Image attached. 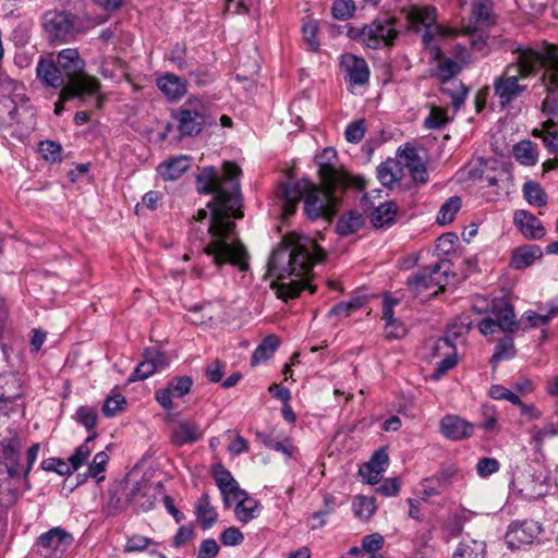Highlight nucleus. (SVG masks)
<instances>
[{"instance_id": "obj_5", "label": "nucleus", "mask_w": 558, "mask_h": 558, "mask_svg": "<svg viewBox=\"0 0 558 558\" xmlns=\"http://www.w3.org/2000/svg\"><path fill=\"white\" fill-rule=\"evenodd\" d=\"M511 290L502 288L498 294L490 300V335L494 333L492 327L496 326L505 332L498 339L490 356V363L497 364L500 361L512 359L515 353L513 332L518 330L520 320L517 319L514 307L510 300Z\"/></svg>"}, {"instance_id": "obj_46", "label": "nucleus", "mask_w": 558, "mask_h": 558, "mask_svg": "<svg viewBox=\"0 0 558 558\" xmlns=\"http://www.w3.org/2000/svg\"><path fill=\"white\" fill-rule=\"evenodd\" d=\"M156 373V366L144 353V360L137 364L129 377V383L145 380Z\"/></svg>"}, {"instance_id": "obj_37", "label": "nucleus", "mask_w": 558, "mask_h": 558, "mask_svg": "<svg viewBox=\"0 0 558 558\" xmlns=\"http://www.w3.org/2000/svg\"><path fill=\"white\" fill-rule=\"evenodd\" d=\"M437 9L434 5H425L418 9H415L412 14L411 19L413 23L412 31L414 33H418L421 31L420 26L416 24H421L423 27H436L439 24H437Z\"/></svg>"}, {"instance_id": "obj_30", "label": "nucleus", "mask_w": 558, "mask_h": 558, "mask_svg": "<svg viewBox=\"0 0 558 558\" xmlns=\"http://www.w3.org/2000/svg\"><path fill=\"white\" fill-rule=\"evenodd\" d=\"M260 510L262 506L259 501L246 493V496H242L241 498L236 499L234 514L238 521L245 524L259 517Z\"/></svg>"}, {"instance_id": "obj_9", "label": "nucleus", "mask_w": 558, "mask_h": 558, "mask_svg": "<svg viewBox=\"0 0 558 558\" xmlns=\"http://www.w3.org/2000/svg\"><path fill=\"white\" fill-rule=\"evenodd\" d=\"M23 438L10 433L0 440V483L23 478Z\"/></svg>"}, {"instance_id": "obj_54", "label": "nucleus", "mask_w": 558, "mask_h": 558, "mask_svg": "<svg viewBox=\"0 0 558 558\" xmlns=\"http://www.w3.org/2000/svg\"><path fill=\"white\" fill-rule=\"evenodd\" d=\"M389 465V457L384 447L378 448L372 454L369 461L364 464V469H374L379 472H385Z\"/></svg>"}, {"instance_id": "obj_43", "label": "nucleus", "mask_w": 558, "mask_h": 558, "mask_svg": "<svg viewBox=\"0 0 558 558\" xmlns=\"http://www.w3.org/2000/svg\"><path fill=\"white\" fill-rule=\"evenodd\" d=\"M39 153L43 158L51 163H59L63 160V148L60 143L46 140L39 143Z\"/></svg>"}, {"instance_id": "obj_61", "label": "nucleus", "mask_w": 558, "mask_h": 558, "mask_svg": "<svg viewBox=\"0 0 558 558\" xmlns=\"http://www.w3.org/2000/svg\"><path fill=\"white\" fill-rule=\"evenodd\" d=\"M125 403V398L118 393L112 397H108L102 405V413L107 417L114 416L121 409L122 404Z\"/></svg>"}, {"instance_id": "obj_25", "label": "nucleus", "mask_w": 558, "mask_h": 558, "mask_svg": "<svg viewBox=\"0 0 558 558\" xmlns=\"http://www.w3.org/2000/svg\"><path fill=\"white\" fill-rule=\"evenodd\" d=\"M191 167V158L186 155L171 157L157 167V172L165 181H175Z\"/></svg>"}, {"instance_id": "obj_33", "label": "nucleus", "mask_w": 558, "mask_h": 558, "mask_svg": "<svg viewBox=\"0 0 558 558\" xmlns=\"http://www.w3.org/2000/svg\"><path fill=\"white\" fill-rule=\"evenodd\" d=\"M397 205L395 202H386L375 207L369 215V220L375 228L390 227L396 221Z\"/></svg>"}, {"instance_id": "obj_15", "label": "nucleus", "mask_w": 558, "mask_h": 558, "mask_svg": "<svg viewBox=\"0 0 558 558\" xmlns=\"http://www.w3.org/2000/svg\"><path fill=\"white\" fill-rule=\"evenodd\" d=\"M520 78L522 77L518 73L507 68L505 73L494 81L495 96L499 99L501 108H506L525 92L526 86L519 84Z\"/></svg>"}, {"instance_id": "obj_7", "label": "nucleus", "mask_w": 558, "mask_h": 558, "mask_svg": "<svg viewBox=\"0 0 558 558\" xmlns=\"http://www.w3.org/2000/svg\"><path fill=\"white\" fill-rule=\"evenodd\" d=\"M509 68L523 78L535 74L539 68H545L544 78L548 77L549 85L558 88V48L553 45H546L539 50H522L518 57V64Z\"/></svg>"}, {"instance_id": "obj_17", "label": "nucleus", "mask_w": 558, "mask_h": 558, "mask_svg": "<svg viewBox=\"0 0 558 558\" xmlns=\"http://www.w3.org/2000/svg\"><path fill=\"white\" fill-rule=\"evenodd\" d=\"M474 320L471 315H461L457 317L446 329L445 335L436 341L434 350L436 354H440V351L445 348H456V342L463 338L469 330L474 328Z\"/></svg>"}, {"instance_id": "obj_58", "label": "nucleus", "mask_w": 558, "mask_h": 558, "mask_svg": "<svg viewBox=\"0 0 558 558\" xmlns=\"http://www.w3.org/2000/svg\"><path fill=\"white\" fill-rule=\"evenodd\" d=\"M186 52H187L186 46L181 43H177L170 51L169 60L173 64H175V66L180 71H184L189 68V62L185 59Z\"/></svg>"}, {"instance_id": "obj_29", "label": "nucleus", "mask_w": 558, "mask_h": 558, "mask_svg": "<svg viewBox=\"0 0 558 558\" xmlns=\"http://www.w3.org/2000/svg\"><path fill=\"white\" fill-rule=\"evenodd\" d=\"M462 315H471L474 326L478 328L483 336L488 335V299L486 296H476L469 312Z\"/></svg>"}, {"instance_id": "obj_56", "label": "nucleus", "mask_w": 558, "mask_h": 558, "mask_svg": "<svg viewBox=\"0 0 558 558\" xmlns=\"http://www.w3.org/2000/svg\"><path fill=\"white\" fill-rule=\"evenodd\" d=\"M92 449L87 444L80 445L69 458V464L72 472L77 471L90 456Z\"/></svg>"}, {"instance_id": "obj_41", "label": "nucleus", "mask_w": 558, "mask_h": 558, "mask_svg": "<svg viewBox=\"0 0 558 558\" xmlns=\"http://www.w3.org/2000/svg\"><path fill=\"white\" fill-rule=\"evenodd\" d=\"M553 121L548 120L543 123L542 129H534L532 135L542 140L544 146L550 154H558V132L550 131Z\"/></svg>"}, {"instance_id": "obj_12", "label": "nucleus", "mask_w": 558, "mask_h": 558, "mask_svg": "<svg viewBox=\"0 0 558 558\" xmlns=\"http://www.w3.org/2000/svg\"><path fill=\"white\" fill-rule=\"evenodd\" d=\"M543 527L539 522L533 520L512 521L504 534V539L509 549H520L538 541Z\"/></svg>"}, {"instance_id": "obj_4", "label": "nucleus", "mask_w": 558, "mask_h": 558, "mask_svg": "<svg viewBox=\"0 0 558 558\" xmlns=\"http://www.w3.org/2000/svg\"><path fill=\"white\" fill-rule=\"evenodd\" d=\"M277 196L284 218L296 213L301 201L304 203V215L312 221L325 218L329 214L326 197L322 196L315 184L306 179L279 184Z\"/></svg>"}, {"instance_id": "obj_53", "label": "nucleus", "mask_w": 558, "mask_h": 558, "mask_svg": "<svg viewBox=\"0 0 558 558\" xmlns=\"http://www.w3.org/2000/svg\"><path fill=\"white\" fill-rule=\"evenodd\" d=\"M396 167L393 161L381 162L377 168V178L379 182L386 186L391 187L395 182L398 181L393 168Z\"/></svg>"}, {"instance_id": "obj_2", "label": "nucleus", "mask_w": 558, "mask_h": 558, "mask_svg": "<svg viewBox=\"0 0 558 558\" xmlns=\"http://www.w3.org/2000/svg\"><path fill=\"white\" fill-rule=\"evenodd\" d=\"M325 257L324 250L305 235L292 236L286 246L274 250L267 266L269 276L274 277L270 287L277 298L283 301L298 298L313 267Z\"/></svg>"}, {"instance_id": "obj_42", "label": "nucleus", "mask_w": 558, "mask_h": 558, "mask_svg": "<svg viewBox=\"0 0 558 558\" xmlns=\"http://www.w3.org/2000/svg\"><path fill=\"white\" fill-rule=\"evenodd\" d=\"M434 355H436V351L434 350ZM444 355V357L437 363L433 377L435 379H439L442 377L448 371L452 369L457 363V349L456 348H445V350L440 351V354L437 356Z\"/></svg>"}, {"instance_id": "obj_34", "label": "nucleus", "mask_w": 558, "mask_h": 558, "mask_svg": "<svg viewBox=\"0 0 558 558\" xmlns=\"http://www.w3.org/2000/svg\"><path fill=\"white\" fill-rule=\"evenodd\" d=\"M407 286L411 293L417 295L424 291L435 288L439 284L435 277L427 272V269H422L415 274H412L407 279Z\"/></svg>"}, {"instance_id": "obj_36", "label": "nucleus", "mask_w": 558, "mask_h": 558, "mask_svg": "<svg viewBox=\"0 0 558 558\" xmlns=\"http://www.w3.org/2000/svg\"><path fill=\"white\" fill-rule=\"evenodd\" d=\"M279 343V339L275 335H269L265 337L262 340V342L257 345V348L254 350L251 357V364L255 366L262 362L269 360L278 349Z\"/></svg>"}, {"instance_id": "obj_11", "label": "nucleus", "mask_w": 558, "mask_h": 558, "mask_svg": "<svg viewBox=\"0 0 558 558\" xmlns=\"http://www.w3.org/2000/svg\"><path fill=\"white\" fill-rule=\"evenodd\" d=\"M73 542L71 533L61 526H54L37 537L34 550L45 558H61Z\"/></svg>"}, {"instance_id": "obj_63", "label": "nucleus", "mask_w": 558, "mask_h": 558, "mask_svg": "<svg viewBox=\"0 0 558 558\" xmlns=\"http://www.w3.org/2000/svg\"><path fill=\"white\" fill-rule=\"evenodd\" d=\"M109 461V456L105 451H99L94 456L93 462L88 465L87 472L93 478H97L98 474L105 471Z\"/></svg>"}, {"instance_id": "obj_40", "label": "nucleus", "mask_w": 558, "mask_h": 558, "mask_svg": "<svg viewBox=\"0 0 558 558\" xmlns=\"http://www.w3.org/2000/svg\"><path fill=\"white\" fill-rule=\"evenodd\" d=\"M257 438L260 440L264 447L274 451L281 452L287 458H292L294 454L295 448L288 438H286L283 441H279L271 435L264 432H258Z\"/></svg>"}, {"instance_id": "obj_18", "label": "nucleus", "mask_w": 558, "mask_h": 558, "mask_svg": "<svg viewBox=\"0 0 558 558\" xmlns=\"http://www.w3.org/2000/svg\"><path fill=\"white\" fill-rule=\"evenodd\" d=\"M513 223L527 240H539L546 234V229L541 220L534 214L525 209L514 211Z\"/></svg>"}, {"instance_id": "obj_23", "label": "nucleus", "mask_w": 558, "mask_h": 558, "mask_svg": "<svg viewBox=\"0 0 558 558\" xmlns=\"http://www.w3.org/2000/svg\"><path fill=\"white\" fill-rule=\"evenodd\" d=\"M440 430L446 438L460 440L472 435L473 425L457 415H447L440 421Z\"/></svg>"}, {"instance_id": "obj_14", "label": "nucleus", "mask_w": 558, "mask_h": 558, "mask_svg": "<svg viewBox=\"0 0 558 558\" xmlns=\"http://www.w3.org/2000/svg\"><path fill=\"white\" fill-rule=\"evenodd\" d=\"M343 80L351 87L368 84L371 71L366 60L352 53H343L340 58Z\"/></svg>"}, {"instance_id": "obj_44", "label": "nucleus", "mask_w": 558, "mask_h": 558, "mask_svg": "<svg viewBox=\"0 0 558 558\" xmlns=\"http://www.w3.org/2000/svg\"><path fill=\"white\" fill-rule=\"evenodd\" d=\"M352 509L357 518L367 520L376 510L375 499L373 497L357 496L352 502Z\"/></svg>"}, {"instance_id": "obj_24", "label": "nucleus", "mask_w": 558, "mask_h": 558, "mask_svg": "<svg viewBox=\"0 0 558 558\" xmlns=\"http://www.w3.org/2000/svg\"><path fill=\"white\" fill-rule=\"evenodd\" d=\"M522 487L521 493H524L527 497L535 498L544 495L546 489V477L542 471L536 470L534 466L529 468L522 474L520 481Z\"/></svg>"}, {"instance_id": "obj_35", "label": "nucleus", "mask_w": 558, "mask_h": 558, "mask_svg": "<svg viewBox=\"0 0 558 558\" xmlns=\"http://www.w3.org/2000/svg\"><path fill=\"white\" fill-rule=\"evenodd\" d=\"M543 255L542 250L538 245H524L518 247L512 256V266L515 269H521L530 266L536 258H541Z\"/></svg>"}, {"instance_id": "obj_50", "label": "nucleus", "mask_w": 558, "mask_h": 558, "mask_svg": "<svg viewBox=\"0 0 558 558\" xmlns=\"http://www.w3.org/2000/svg\"><path fill=\"white\" fill-rule=\"evenodd\" d=\"M195 515L204 531L209 530L218 519V513L213 506L195 507Z\"/></svg>"}, {"instance_id": "obj_51", "label": "nucleus", "mask_w": 558, "mask_h": 558, "mask_svg": "<svg viewBox=\"0 0 558 558\" xmlns=\"http://www.w3.org/2000/svg\"><path fill=\"white\" fill-rule=\"evenodd\" d=\"M41 469L47 472H56L59 475H72V470L69 463L60 458H48L41 461Z\"/></svg>"}, {"instance_id": "obj_3", "label": "nucleus", "mask_w": 558, "mask_h": 558, "mask_svg": "<svg viewBox=\"0 0 558 558\" xmlns=\"http://www.w3.org/2000/svg\"><path fill=\"white\" fill-rule=\"evenodd\" d=\"M54 62L68 81V85L60 92L63 101L78 99L83 104L86 97L98 93L100 83L85 72L86 62L76 48L62 49Z\"/></svg>"}, {"instance_id": "obj_19", "label": "nucleus", "mask_w": 558, "mask_h": 558, "mask_svg": "<svg viewBox=\"0 0 558 558\" xmlns=\"http://www.w3.org/2000/svg\"><path fill=\"white\" fill-rule=\"evenodd\" d=\"M156 86L170 102L179 101L187 93V81L170 72L159 75Z\"/></svg>"}, {"instance_id": "obj_48", "label": "nucleus", "mask_w": 558, "mask_h": 558, "mask_svg": "<svg viewBox=\"0 0 558 558\" xmlns=\"http://www.w3.org/2000/svg\"><path fill=\"white\" fill-rule=\"evenodd\" d=\"M362 306L360 298L351 299L350 301H342L335 304L328 312V316H349L351 313L357 311Z\"/></svg>"}, {"instance_id": "obj_6", "label": "nucleus", "mask_w": 558, "mask_h": 558, "mask_svg": "<svg viewBox=\"0 0 558 558\" xmlns=\"http://www.w3.org/2000/svg\"><path fill=\"white\" fill-rule=\"evenodd\" d=\"M106 20L86 13L73 14L68 11H48L43 17V29L51 44L75 41Z\"/></svg>"}, {"instance_id": "obj_47", "label": "nucleus", "mask_w": 558, "mask_h": 558, "mask_svg": "<svg viewBox=\"0 0 558 558\" xmlns=\"http://www.w3.org/2000/svg\"><path fill=\"white\" fill-rule=\"evenodd\" d=\"M484 546L473 541L472 544H460L452 558H484Z\"/></svg>"}, {"instance_id": "obj_60", "label": "nucleus", "mask_w": 558, "mask_h": 558, "mask_svg": "<svg viewBox=\"0 0 558 558\" xmlns=\"http://www.w3.org/2000/svg\"><path fill=\"white\" fill-rule=\"evenodd\" d=\"M220 541L225 546H238L244 541V535L239 527L229 526L221 532Z\"/></svg>"}, {"instance_id": "obj_16", "label": "nucleus", "mask_w": 558, "mask_h": 558, "mask_svg": "<svg viewBox=\"0 0 558 558\" xmlns=\"http://www.w3.org/2000/svg\"><path fill=\"white\" fill-rule=\"evenodd\" d=\"M193 379L190 376H174L172 377L165 388L155 391V399L159 405L166 410L171 411L174 408L173 398H183L191 392Z\"/></svg>"}, {"instance_id": "obj_49", "label": "nucleus", "mask_w": 558, "mask_h": 558, "mask_svg": "<svg viewBox=\"0 0 558 558\" xmlns=\"http://www.w3.org/2000/svg\"><path fill=\"white\" fill-rule=\"evenodd\" d=\"M97 412L87 405L78 407L75 412V421L82 424L87 430L95 428L97 424Z\"/></svg>"}, {"instance_id": "obj_31", "label": "nucleus", "mask_w": 558, "mask_h": 558, "mask_svg": "<svg viewBox=\"0 0 558 558\" xmlns=\"http://www.w3.org/2000/svg\"><path fill=\"white\" fill-rule=\"evenodd\" d=\"M365 223L364 216L357 210L342 214L336 223V232L341 236L356 233Z\"/></svg>"}, {"instance_id": "obj_57", "label": "nucleus", "mask_w": 558, "mask_h": 558, "mask_svg": "<svg viewBox=\"0 0 558 558\" xmlns=\"http://www.w3.org/2000/svg\"><path fill=\"white\" fill-rule=\"evenodd\" d=\"M463 515L454 513L445 521L444 531L448 537H458L463 531Z\"/></svg>"}, {"instance_id": "obj_39", "label": "nucleus", "mask_w": 558, "mask_h": 558, "mask_svg": "<svg viewBox=\"0 0 558 558\" xmlns=\"http://www.w3.org/2000/svg\"><path fill=\"white\" fill-rule=\"evenodd\" d=\"M462 206L460 196L453 195L449 197L441 206L436 217V222L440 226H446L453 221L457 213Z\"/></svg>"}, {"instance_id": "obj_32", "label": "nucleus", "mask_w": 558, "mask_h": 558, "mask_svg": "<svg viewBox=\"0 0 558 558\" xmlns=\"http://www.w3.org/2000/svg\"><path fill=\"white\" fill-rule=\"evenodd\" d=\"M512 155L520 165L525 167H533L538 161L536 144L530 140H522L514 144Z\"/></svg>"}, {"instance_id": "obj_28", "label": "nucleus", "mask_w": 558, "mask_h": 558, "mask_svg": "<svg viewBox=\"0 0 558 558\" xmlns=\"http://www.w3.org/2000/svg\"><path fill=\"white\" fill-rule=\"evenodd\" d=\"M462 315H471L474 326L478 328L483 336L488 335V299L486 296H476L469 312Z\"/></svg>"}, {"instance_id": "obj_64", "label": "nucleus", "mask_w": 558, "mask_h": 558, "mask_svg": "<svg viewBox=\"0 0 558 558\" xmlns=\"http://www.w3.org/2000/svg\"><path fill=\"white\" fill-rule=\"evenodd\" d=\"M220 547L215 538H206L201 542L197 558H215L218 556Z\"/></svg>"}, {"instance_id": "obj_10", "label": "nucleus", "mask_w": 558, "mask_h": 558, "mask_svg": "<svg viewBox=\"0 0 558 558\" xmlns=\"http://www.w3.org/2000/svg\"><path fill=\"white\" fill-rule=\"evenodd\" d=\"M439 63L436 70V76L444 84L442 93L447 94L451 100L452 106L459 109L465 100L468 88L460 82L453 80V77L460 73L461 65L450 58H442L437 60Z\"/></svg>"}, {"instance_id": "obj_27", "label": "nucleus", "mask_w": 558, "mask_h": 558, "mask_svg": "<svg viewBox=\"0 0 558 558\" xmlns=\"http://www.w3.org/2000/svg\"><path fill=\"white\" fill-rule=\"evenodd\" d=\"M449 33V29L442 25H438L436 27H424L422 46L424 50H427L430 53L434 60H440L442 58V50L435 41L436 37L445 38Z\"/></svg>"}, {"instance_id": "obj_22", "label": "nucleus", "mask_w": 558, "mask_h": 558, "mask_svg": "<svg viewBox=\"0 0 558 558\" xmlns=\"http://www.w3.org/2000/svg\"><path fill=\"white\" fill-rule=\"evenodd\" d=\"M24 380L19 373L0 374V402L13 403L24 396Z\"/></svg>"}, {"instance_id": "obj_8", "label": "nucleus", "mask_w": 558, "mask_h": 558, "mask_svg": "<svg viewBox=\"0 0 558 558\" xmlns=\"http://www.w3.org/2000/svg\"><path fill=\"white\" fill-rule=\"evenodd\" d=\"M209 118L207 104L197 96H190L171 111V120L180 138L198 136Z\"/></svg>"}, {"instance_id": "obj_45", "label": "nucleus", "mask_w": 558, "mask_h": 558, "mask_svg": "<svg viewBox=\"0 0 558 558\" xmlns=\"http://www.w3.org/2000/svg\"><path fill=\"white\" fill-rule=\"evenodd\" d=\"M355 9L353 0H335L331 7V14L336 20L347 21L353 16Z\"/></svg>"}, {"instance_id": "obj_55", "label": "nucleus", "mask_w": 558, "mask_h": 558, "mask_svg": "<svg viewBox=\"0 0 558 558\" xmlns=\"http://www.w3.org/2000/svg\"><path fill=\"white\" fill-rule=\"evenodd\" d=\"M448 122L447 114L441 109L434 108L425 118L424 126L427 130H439L445 128Z\"/></svg>"}, {"instance_id": "obj_62", "label": "nucleus", "mask_w": 558, "mask_h": 558, "mask_svg": "<svg viewBox=\"0 0 558 558\" xmlns=\"http://www.w3.org/2000/svg\"><path fill=\"white\" fill-rule=\"evenodd\" d=\"M490 398L506 400L510 403H520V397L501 385H490Z\"/></svg>"}, {"instance_id": "obj_59", "label": "nucleus", "mask_w": 558, "mask_h": 558, "mask_svg": "<svg viewBox=\"0 0 558 558\" xmlns=\"http://www.w3.org/2000/svg\"><path fill=\"white\" fill-rule=\"evenodd\" d=\"M384 537L379 533L365 535L361 541L362 549L365 551L364 555L376 554L384 546Z\"/></svg>"}, {"instance_id": "obj_20", "label": "nucleus", "mask_w": 558, "mask_h": 558, "mask_svg": "<svg viewBox=\"0 0 558 558\" xmlns=\"http://www.w3.org/2000/svg\"><path fill=\"white\" fill-rule=\"evenodd\" d=\"M37 78L47 87L61 88L68 85L65 76L62 75L53 59L40 57L36 65Z\"/></svg>"}, {"instance_id": "obj_13", "label": "nucleus", "mask_w": 558, "mask_h": 558, "mask_svg": "<svg viewBox=\"0 0 558 558\" xmlns=\"http://www.w3.org/2000/svg\"><path fill=\"white\" fill-rule=\"evenodd\" d=\"M366 32L365 47L373 50L393 46L399 36L393 20L388 17L376 19L366 24Z\"/></svg>"}, {"instance_id": "obj_21", "label": "nucleus", "mask_w": 558, "mask_h": 558, "mask_svg": "<svg viewBox=\"0 0 558 558\" xmlns=\"http://www.w3.org/2000/svg\"><path fill=\"white\" fill-rule=\"evenodd\" d=\"M202 438L201 426L192 420L179 421L170 434V441L177 447L197 442Z\"/></svg>"}, {"instance_id": "obj_26", "label": "nucleus", "mask_w": 558, "mask_h": 558, "mask_svg": "<svg viewBox=\"0 0 558 558\" xmlns=\"http://www.w3.org/2000/svg\"><path fill=\"white\" fill-rule=\"evenodd\" d=\"M134 495L135 490L129 492L122 483L112 486L109 489L108 514L117 515L123 512L130 506Z\"/></svg>"}, {"instance_id": "obj_52", "label": "nucleus", "mask_w": 558, "mask_h": 558, "mask_svg": "<svg viewBox=\"0 0 558 558\" xmlns=\"http://www.w3.org/2000/svg\"><path fill=\"white\" fill-rule=\"evenodd\" d=\"M365 121L363 119L350 122L344 131V137L349 143L356 144L362 141L365 135Z\"/></svg>"}, {"instance_id": "obj_38", "label": "nucleus", "mask_w": 558, "mask_h": 558, "mask_svg": "<svg viewBox=\"0 0 558 558\" xmlns=\"http://www.w3.org/2000/svg\"><path fill=\"white\" fill-rule=\"evenodd\" d=\"M525 201L533 206L542 207L547 204V194L542 185L533 180L526 181L522 187Z\"/></svg>"}, {"instance_id": "obj_1", "label": "nucleus", "mask_w": 558, "mask_h": 558, "mask_svg": "<svg viewBox=\"0 0 558 558\" xmlns=\"http://www.w3.org/2000/svg\"><path fill=\"white\" fill-rule=\"evenodd\" d=\"M241 169L233 162H225L222 174L213 166L204 167L195 177L197 193L211 195L206 209L194 216L191 231L202 241L207 239L203 252L220 270L225 265L248 268V254L235 230V219L243 217L242 194L239 177Z\"/></svg>"}]
</instances>
